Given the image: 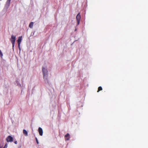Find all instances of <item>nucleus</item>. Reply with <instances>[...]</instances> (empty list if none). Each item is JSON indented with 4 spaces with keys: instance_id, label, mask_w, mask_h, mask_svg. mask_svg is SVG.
Wrapping results in <instances>:
<instances>
[{
    "instance_id": "obj_1",
    "label": "nucleus",
    "mask_w": 148,
    "mask_h": 148,
    "mask_svg": "<svg viewBox=\"0 0 148 148\" xmlns=\"http://www.w3.org/2000/svg\"><path fill=\"white\" fill-rule=\"evenodd\" d=\"M42 71L43 73V79L46 82L49 83L48 79V71L47 69H45L44 67L42 68Z\"/></svg>"
},
{
    "instance_id": "obj_2",
    "label": "nucleus",
    "mask_w": 148,
    "mask_h": 148,
    "mask_svg": "<svg viewBox=\"0 0 148 148\" xmlns=\"http://www.w3.org/2000/svg\"><path fill=\"white\" fill-rule=\"evenodd\" d=\"M16 39V37L15 36L13 35H12L11 36V37L10 39V41L12 45V48L13 49L14 44L15 42V40Z\"/></svg>"
},
{
    "instance_id": "obj_3",
    "label": "nucleus",
    "mask_w": 148,
    "mask_h": 148,
    "mask_svg": "<svg viewBox=\"0 0 148 148\" xmlns=\"http://www.w3.org/2000/svg\"><path fill=\"white\" fill-rule=\"evenodd\" d=\"M81 18V16L80 15V13H78L76 16V19L77 21V25L79 24Z\"/></svg>"
},
{
    "instance_id": "obj_4",
    "label": "nucleus",
    "mask_w": 148,
    "mask_h": 148,
    "mask_svg": "<svg viewBox=\"0 0 148 148\" xmlns=\"http://www.w3.org/2000/svg\"><path fill=\"white\" fill-rule=\"evenodd\" d=\"M6 141L7 142H12L13 141V138L10 136H8L6 138Z\"/></svg>"
},
{
    "instance_id": "obj_5",
    "label": "nucleus",
    "mask_w": 148,
    "mask_h": 148,
    "mask_svg": "<svg viewBox=\"0 0 148 148\" xmlns=\"http://www.w3.org/2000/svg\"><path fill=\"white\" fill-rule=\"evenodd\" d=\"M70 135L69 133L67 134L64 136V139L66 141H68L69 140L70 138Z\"/></svg>"
},
{
    "instance_id": "obj_6",
    "label": "nucleus",
    "mask_w": 148,
    "mask_h": 148,
    "mask_svg": "<svg viewBox=\"0 0 148 148\" xmlns=\"http://www.w3.org/2000/svg\"><path fill=\"white\" fill-rule=\"evenodd\" d=\"M38 132L40 135L42 136L43 134V131L42 128L40 127L38 128Z\"/></svg>"
},
{
    "instance_id": "obj_7",
    "label": "nucleus",
    "mask_w": 148,
    "mask_h": 148,
    "mask_svg": "<svg viewBox=\"0 0 148 148\" xmlns=\"http://www.w3.org/2000/svg\"><path fill=\"white\" fill-rule=\"evenodd\" d=\"M22 40V36L19 37L17 40L18 45H20Z\"/></svg>"
},
{
    "instance_id": "obj_8",
    "label": "nucleus",
    "mask_w": 148,
    "mask_h": 148,
    "mask_svg": "<svg viewBox=\"0 0 148 148\" xmlns=\"http://www.w3.org/2000/svg\"><path fill=\"white\" fill-rule=\"evenodd\" d=\"M23 134L25 136H27L28 135L27 134V131L25 130H23Z\"/></svg>"
},
{
    "instance_id": "obj_9",
    "label": "nucleus",
    "mask_w": 148,
    "mask_h": 148,
    "mask_svg": "<svg viewBox=\"0 0 148 148\" xmlns=\"http://www.w3.org/2000/svg\"><path fill=\"white\" fill-rule=\"evenodd\" d=\"M33 25L34 23L33 22H31L29 25V27L31 28H32L33 26Z\"/></svg>"
},
{
    "instance_id": "obj_10",
    "label": "nucleus",
    "mask_w": 148,
    "mask_h": 148,
    "mask_svg": "<svg viewBox=\"0 0 148 148\" xmlns=\"http://www.w3.org/2000/svg\"><path fill=\"white\" fill-rule=\"evenodd\" d=\"M102 90V88L101 87L99 86L98 87V90L97 91V92H99L101 90Z\"/></svg>"
},
{
    "instance_id": "obj_11",
    "label": "nucleus",
    "mask_w": 148,
    "mask_h": 148,
    "mask_svg": "<svg viewBox=\"0 0 148 148\" xmlns=\"http://www.w3.org/2000/svg\"><path fill=\"white\" fill-rule=\"evenodd\" d=\"M0 55L1 57H2L3 56V53L1 50H0Z\"/></svg>"
},
{
    "instance_id": "obj_12",
    "label": "nucleus",
    "mask_w": 148,
    "mask_h": 148,
    "mask_svg": "<svg viewBox=\"0 0 148 148\" xmlns=\"http://www.w3.org/2000/svg\"><path fill=\"white\" fill-rule=\"evenodd\" d=\"M7 147H8V144L7 143H6L5 145L3 148H7Z\"/></svg>"
},
{
    "instance_id": "obj_13",
    "label": "nucleus",
    "mask_w": 148,
    "mask_h": 148,
    "mask_svg": "<svg viewBox=\"0 0 148 148\" xmlns=\"http://www.w3.org/2000/svg\"><path fill=\"white\" fill-rule=\"evenodd\" d=\"M35 139H36V142L37 144H38L39 143H38V141L37 138L36 137Z\"/></svg>"
},
{
    "instance_id": "obj_14",
    "label": "nucleus",
    "mask_w": 148,
    "mask_h": 148,
    "mask_svg": "<svg viewBox=\"0 0 148 148\" xmlns=\"http://www.w3.org/2000/svg\"><path fill=\"white\" fill-rule=\"evenodd\" d=\"M14 143L15 144H17V141H15V142H14Z\"/></svg>"
},
{
    "instance_id": "obj_15",
    "label": "nucleus",
    "mask_w": 148,
    "mask_h": 148,
    "mask_svg": "<svg viewBox=\"0 0 148 148\" xmlns=\"http://www.w3.org/2000/svg\"><path fill=\"white\" fill-rule=\"evenodd\" d=\"M20 45H18V47L19 48V49H20Z\"/></svg>"
},
{
    "instance_id": "obj_16",
    "label": "nucleus",
    "mask_w": 148,
    "mask_h": 148,
    "mask_svg": "<svg viewBox=\"0 0 148 148\" xmlns=\"http://www.w3.org/2000/svg\"><path fill=\"white\" fill-rule=\"evenodd\" d=\"M8 1H9V2H10V0H8Z\"/></svg>"
},
{
    "instance_id": "obj_17",
    "label": "nucleus",
    "mask_w": 148,
    "mask_h": 148,
    "mask_svg": "<svg viewBox=\"0 0 148 148\" xmlns=\"http://www.w3.org/2000/svg\"><path fill=\"white\" fill-rule=\"evenodd\" d=\"M0 148H1V147H0Z\"/></svg>"
},
{
    "instance_id": "obj_18",
    "label": "nucleus",
    "mask_w": 148,
    "mask_h": 148,
    "mask_svg": "<svg viewBox=\"0 0 148 148\" xmlns=\"http://www.w3.org/2000/svg\"><path fill=\"white\" fill-rule=\"evenodd\" d=\"M1 1V0H0Z\"/></svg>"
}]
</instances>
